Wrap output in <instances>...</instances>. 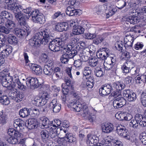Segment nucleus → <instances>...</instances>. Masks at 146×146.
<instances>
[{
  "instance_id": "1",
  "label": "nucleus",
  "mask_w": 146,
  "mask_h": 146,
  "mask_svg": "<svg viewBox=\"0 0 146 146\" xmlns=\"http://www.w3.org/2000/svg\"><path fill=\"white\" fill-rule=\"evenodd\" d=\"M49 30L46 29L43 32H38L30 40V44L33 46H37L40 44L45 45L50 40L52 36Z\"/></svg>"
},
{
  "instance_id": "2",
  "label": "nucleus",
  "mask_w": 146,
  "mask_h": 146,
  "mask_svg": "<svg viewBox=\"0 0 146 146\" xmlns=\"http://www.w3.org/2000/svg\"><path fill=\"white\" fill-rule=\"evenodd\" d=\"M0 79L2 81V85L4 87H8L9 89H13L16 90L18 89L23 90L25 87L20 82L18 76L12 77L8 76H0Z\"/></svg>"
},
{
  "instance_id": "3",
  "label": "nucleus",
  "mask_w": 146,
  "mask_h": 146,
  "mask_svg": "<svg viewBox=\"0 0 146 146\" xmlns=\"http://www.w3.org/2000/svg\"><path fill=\"white\" fill-rule=\"evenodd\" d=\"M125 85L123 83L116 82L111 84H105L102 86L99 90V93L102 96L108 95L115 89L121 90L124 89Z\"/></svg>"
},
{
  "instance_id": "4",
  "label": "nucleus",
  "mask_w": 146,
  "mask_h": 146,
  "mask_svg": "<svg viewBox=\"0 0 146 146\" xmlns=\"http://www.w3.org/2000/svg\"><path fill=\"white\" fill-rule=\"evenodd\" d=\"M52 36L51 38L49 44V48L51 51L56 52L60 50V47H62L64 45V42L61 38H57L53 40L54 35L52 34Z\"/></svg>"
},
{
  "instance_id": "5",
  "label": "nucleus",
  "mask_w": 146,
  "mask_h": 146,
  "mask_svg": "<svg viewBox=\"0 0 146 146\" xmlns=\"http://www.w3.org/2000/svg\"><path fill=\"white\" fill-rule=\"evenodd\" d=\"M26 83L27 86L32 89L42 88L44 86L43 84L40 83L37 78L29 77L26 79Z\"/></svg>"
},
{
  "instance_id": "6",
  "label": "nucleus",
  "mask_w": 146,
  "mask_h": 146,
  "mask_svg": "<svg viewBox=\"0 0 146 146\" xmlns=\"http://www.w3.org/2000/svg\"><path fill=\"white\" fill-rule=\"evenodd\" d=\"M23 11L22 10L18 11L13 12L15 14V17L21 25L25 26L26 25V21L29 19V14L23 12L22 13L21 12Z\"/></svg>"
},
{
  "instance_id": "7",
  "label": "nucleus",
  "mask_w": 146,
  "mask_h": 146,
  "mask_svg": "<svg viewBox=\"0 0 146 146\" xmlns=\"http://www.w3.org/2000/svg\"><path fill=\"white\" fill-rule=\"evenodd\" d=\"M11 47L9 45H4L0 48V66L4 63L5 58L11 53Z\"/></svg>"
},
{
  "instance_id": "8",
  "label": "nucleus",
  "mask_w": 146,
  "mask_h": 146,
  "mask_svg": "<svg viewBox=\"0 0 146 146\" xmlns=\"http://www.w3.org/2000/svg\"><path fill=\"white\" fill-rule=\"evenodd\" d=\"M6 27L2 25H0V32L8 34L10 32V30L13 29L15 26V22L11 20L7 19L4 24Z\"/></svg>"
},
{
  "instance_id": "9",
  "label": "nucleus",
  "mask_w": 146,
  "mask_h": 146,
  "mask_svg": "<svg viewBox=\"0 0 146 146\" xmlns=\"http://www.w3.org/2000/svg\"><path fill=\"white\" fill-rule=\"evenodd\" d=\"M17 0H5V3L8 8L13 12L18 11L22 10L23 7L19 4L16 3Z\"/></svg>"
},
{
  "instance_id": "10",
  "label": "nucleus",
  "mask_w": 146,
  "mask_h": 146,
  "mask_svg": "<svg viewBox=\"0 0 146 146\" xmlns=\"http://www.w3.org/2000/svg\"><path fill=\"white\" fill-rule=\"evenodd\" d=\"M117 132L119 135L124 138L129 140L130 136L129 135L128 131L125 127L120 125L117 126L116 129Z\"/></svg>"
},
{
  "instance_id": "11",
  "label": "nucleus",
  "mask_w": 146,
  "mask_h": 146,
  "mask_svg": "<svg viewBox=\"0 0 146 146\" xmlns=\"http://www.w3.org/2000/svg\"><path fill=\"white\" fill-rule=\"evenodd\" d=\"M115 57L110 58L111 63L109 62H104V67L106 70H111L115 72L117 70V65L115 64L116 60Z\"/></svg>"
},
{
  "instance_id": "12",
  "label": "nucleus",
  "mask_w": 146,
  "mask_h": 146,
  "mask_svg": "<svg viewBox=\"0 0 146 146\" xmlns=\"http://www.w3.org/2000/svg\"><path fill=\"white\" fill-rule=\"evenodd\" d=\"M109 50L107 48H100L96 53V56L98 58L102 60L106 59L109 56Z\"/></svg>"
},
{
  "instance_id": "13",
  "label": "nucleus",
  "mask_w": 146,
  "mask_h": 146,
  "mask_svg": "<svg viewBox=\"0 0 146 146\" xmlns=\"http://www.w3.org/2000/svg\"><path fill=\"white\" fill-rule=\"evenodd\" d=\"M48 107L49 109L52 110L55 113L58 112L61 109V105L57 103V100L56 99L52 100L48 104Z\"/></svg>"
},
{
  "instance_id": "14",
  "label": "nucleus",
  "mask_w": 146,
  "mask_h": 146,
  "mask_svg": "<svg viewBox=\"0 0 146 146\" xmlns=\"http://www.w3.org/2000/svg\"><path fill=\"white\" fill-rule=\"evenodd\" d=\"M126 100L123 98L120 97L114 100L113 106L115 109L121 108L126 103Z\"/></svg>"
},
{
  "instance_id": "15",
  "label": "nucleus",
  "mask_w": 146,
  "mask_h": 146,
  "mask_svg": "<svg viewBox=\"0 0 146 146\" xmlns=\"http://www.w3.org/2000/svg\"><path fill=\"white\" fill-rule=\"evenodd\" d=\"M124 46L126 49H131L132 48L133 42L134 41L133 38L131 35H126L124 39Z\"/></svg>"
},
{
  "instance_id": "16",
  "label": "nucleus",
  "mask_w": 146,
  "mask_h": 146,
  "mask_svg": "<svg viewBox=\"0 0 146 146\" xmlns=\"http://www.w3.org/2000/svg\"><path fill=\"white\" fill-rule=\"evenodd\" d=\"M141 14L138 13V15L136 16L132 15L128 16L126 19V21L127 23H129L130 24L135 25L139 22L140 21V16Z\"/></svg>"
},
{
  "instance_id": "17",
  "label": "nucleus",
  "mask_w": 146,
  "mask_h": 146,
  "mask_svg": "<svg viewBox=\"0 0 146 146\" xmlns=\"http://www.w3.org/2000/svg\"><path fill=\"white\" fill-rule=\"evenodd\" d=\"M14 30L15 34L19 37H21L26 35L27 36L31 32L30 29L28 28L26 29L16 28Z\"/></svg>"
},
{
  "instance_id": "18",
  "label": "nucleus",
  "mask_w": 146,
  "mask_h": 146,
  "mask_svg": "<svg viewBox=\"0 0 146 146\" xmlns=\"http://www.w3.org/2000/svg\"><path fill=\"white\" fill-rule=\"evenodd\" d=\"M32 103L36 106H41L44 105L46 103V102L43 98L37 96L34 98L32 101Z\"/></svg>"
},
{
  "instance_id": "19",
  "label": "nucleus",
  "mask_w": 146,
  "mask_h": 146,
  "mask_svg": "<svg viewBox=\"0 0 146 146\" xmlns=\"http://www.w3.org/2000/svg\"><path fill=\"white\" fill-rule=\"evenodd\" d=\"M87 142L89 144V145H91L94 143H97L99 140L98 137L95 135L89 134L87 136Z\"/></svg>"
},
{
  "instance_id": "20",
  "label": "nucleus",
  "mask_w": 146,
  "mask_h": 146,
  "mask_svg": "<svg viewBox=\"0 0 146 146\" xmlns=\"http://www.w3.org/2000/svg\"><path fill=\"white\" fill-rule=\"evenodd\" d=\"M29 66L36 74L39 75L42 74V69L40 66L34 63H30Z\"/></svg>"
},
{
  "instance_id": "21",
  "label": "nucleus",
  "mask_w": 146,
  "mask_h": 146,
  "mask_svg": "<svg viewBox=\"0 0 146 146\" xmlns=\"http://www.w3.org/2000/svg\"><path fill=\"white\" fill-rule=\"evenodd\" d=\"M102 131L106 133H109L112 131L113 129V126L111 123H105L102 126Z\"/></svg>"
},
{
  "instance_id": "22",
  "label": "nucleus",
  "mask_w": 146,
  "mask_h": 146,
  "mask_svg": "<svg viewBox=\"0 0 146 146\" xmlns=\"http://www.w3.org/2000/svg\"><path fill=\"white\" fill-rule=\"evenodd\" d=\"M22 11L23 12L27 13V14H29L30 16H29V18L31 15L32 17V20H33L34 18H35L38 16L39 15V13H38V11L36 10L31 11V8H28L26 9L23 8Z\"/></svg>"
},
{
  "instance_id": "23",
  "label": "nucleus",
  "mask_w": 146,
  "mask_h": 146,
  "mask_svg": "<svg viewBox=\"0 0 146 146\" xmlns=\"http://www.w3.org/2000/svg\"><path fill=\"white\" fill-rule=\"evenodd\" d=\"M68 26L66 23H58L56 25L55 29L56 30L60 32H62L67 30Z\"/></svg>"
},
{
  "instance_id": "24",
  "label": "nucleus",
  "mask_w": 146,
  "mask_h": 146,
  "mask_svg": "<svg viewBox=\"0 0 146 146\" xmlns=\"http://www.w3.org/2000/svg\"><path fill=\"white\" fill-rule=\"evenodd\" d=\"M27 124V127L29 129L37 128L38 125L36 120L33 118L29 119Z\"/></svg>"
},
{
  "instance_id": "25",
  "label": "nucleus",
  "mask_w": 146,
  "mask_h": 146,
  "mask_svg": "<svg viewBox=\"0 0 146 146\" xmlns=\"http://www.w3.org/2000/svg\"><path fill=\"white\" fill-rule=\"evenodd\" d=\"M40 135L43 142L44 143H46L49 137L48 131L46 129L42 130L40 131Z\"/></svg>"
},
{
  "instance_id": "26",
  "label": "nucleus",
  "mask_w": 146,
  "mask_h": 146,
  "mask_svg": "<svg viewBox=\"0 0 146 146\" xmlns=\"http://www.w3.org/2000/svg\"><path fill=\"white\" fill-rule=\"evenodd\" d=\"M33 21L35 23L42 24L45 23V19L44 15L39 13V15H38L36 17L34 18Z\"/></svg>"
},
{
  "instance_id": "27",
  "label": "nucleus",
  "mask_w": 146,
  "mask_h": 146,
  "mask_svg": "<svg viewBox=\"0 0 146 146\" xmlns=\"http://www.w3.org/2000/svg\"><path fill=\"white\" fill-rule=\"evenodd\" d=\"M7 133L10 136H11L14 135L15 137H21L22 136L20 133L12 128L9 129L8 130Z\"/></svg>"
},
{
  "instance_id": "28",
  "label": "nucleus",
  "mask_w": 146,
  "mask_h": 146,
  "mask_svg": "<svg viewBox=\"0 0 146 146\" xmlns=\"http://www.w3.org/2000/svg\"><path fill=\"white\" fill-rule=\"evenodd\" d=\"M84 106V105H82L80 103L75 104L74 102L72 103L71 105V108L74 109V111L77 112H80Z\"/></svg>"
},
{
  "instance_id": "29",
  "label": "nucleus",
  "mask_w": 146,
  "mask_h": 146,
  "mask_svg": "<svg viewBox=\"0 0 146 146\" xmlns=\"http://www.w3.org/2000/svg\"><path fill=\"white\" fill-rule=\"evenodd\" d=\"M25 125V121L19 119L15 120L13 123V125L16 128H19V129H21V127L22 128Z\"/></svg>"
},
{
  "instance_id": "30",
  "label": "nucleus",
  "mask_w": 146,
  "mask_h": 146,
  "mask_svg": "<svg viewBox=\"0 0 146 146\" xmlns=\"http://www.w3.org/2000/svg\"><path fill=\"white\" fill-rule=\"evenodd\" d=\"M66 13L70 16H73L77 15L78 12L75 8L71 7H68L67 8Z\"/></svg>"
},
{
  "instance_id": "31",
  "label": "nucleus",
  "mask_w": 146,
  "mask_h": 146,
  "mask_svg": "<svg viewBox=\"0 0 146 146\" xmlns=\"http://www.w3.org/2000/svg\"><path fill=\"white\" fill-rule=\"evenodd\" d=\"M53 67L48 66L47 65H44L43 70V72L46 75H51L53 72Z\"/></svg>"
},
{
  "instance_id": "32",
  "label": "nucleus",
  "mask_w": 146,
  "mask_h": 146,
  "mask_svg": "<svg viewBox=\"0 0 146 146\" xmlns=\"http://www.w3.org/2000/svg\"><path fill=\"white\" fill-rule=\"evenodd\" d=\"M84 29L81 26H76L74 28L72 34L75 35L82 34L84 33Z\"/></svg>"
},
{
  "instance_id": "33",
  "label": "nucleus",
  "mask_w": 146,
  "mask_h": 146,
  "mask_svg": "<svg viewBox=\"0 0 146 146\" xmlns=\"http://www.w3.org/2000/svg\"><path fill=\"white\" fill-rule=\"evenodd\" d=\"M135 80L137 84L146 82V76L139 75L135 77Z\"/></svg>"
},
{
  "instance_id": "34",
  "label": "nucleus",
  "mask_w": 146,
  "mask_h": 146,
  "mask_svg": "<svg viewBox=\"0 0 146 146\" xmlns=\"http://www.w3.org/2000/svg\"><path fill=\"white\" fill-rule=\"evenodd\" d=\"M19 114L21 117H26L30 115L29 110L27 108H24L19 111Z\"/></svg>"
},
{
  "instance_id": "35",
  "label": "nucleus",
  "mask_w": 146,
  "mask_h": 146,
  "mask_svg": "<svg viewBox=\"0 0 146 146\" xmlns=\"http://www.w3.org/2000/svg\"><path fill=\"white\" fill-rule=\"evenodd\" d=\"M8 42L10 44L17 43L18 40L17 38L13 35L9 34L8 37Z\"/></svg>"
},
{
  "instance_id": "36",
  "label": "nucleus",
  "mask_w": 146,
  "mask_h": 146,
  "mask_svg": "<svg viewBox=\"0 0 146 146\" xmlns=\"http://www.w3.org/2000/svg\"><path fill=\"white\" fill-rule=\"evenodd\" d=\"M96 38L93 41V43L96 44L98 45L103 41L104 39V38L102 36H96Z\"/></svg>"
},
{
  "instance_id": "37",
  "label": "nucleus",
  "mask_w": 146,
  "mask_h": 146,
  "mask_svg": "<svg viewBox=\"0 0 146 146\" xmlns=\"http://www.w3.org/2000/svg\"><path fill=\"white\" fill-rule=\"evenodd\" d=\"M80 114L83 117H88L89 114H88V109L86 106H84L82 109L80 111Z\"/></svg>"
},
{
  "instance_id": "38",
  "label": "nucleus",
  "mask_w": 146,
  "mask_h": 146,
  "mask_svg": "<svg viewBox=\"0 0 146 146\" xmlns=\"http://www.w3.org/2000/svg\"><path fill=\"white\" fill-rule=\"evenodd\" d=\"M40 120L41 122L42 123L41 125H40L42 128V126L43 127H44L47 125L48 126V124H49V120L46 117H41L40 119Z\"/></svg>"
},
{
  "instance_id": "39",
  "label": "nucleus",
  "mask_w": 146,
  "mask_h": 146,
  "mask_svg": "<svg viewBox=\"0 0 146 146\" xmlns=\"http://www.w3.org/2000/svg\"><path fill=\"white\" fill-rule=\"evenodd\" d=\"M71 58L66 53L62 55L60 58L61 62L63 63L67 64L68 62L69 59Z\"/></svg>"
},
{
  "instance_id": "40",
  "label": "nucleus",
  "mask_w": 146,
  "mask_h": 146,
  "mask_svg": "<svg viewBox=\"0 0 146 146\" xmlns=\"http://www.w3.org/2000/svg\"><path fill=\"white\" fill-rule=\"evenodd\" d=\"M23 97L24 96L22 93L17 92L14 100L16 102H19L22 100Z\"/></svg>"
},
{
  "instance_id": "41",
  "label": "nucleus",
  "mask_w": 146,
  "mask_h": 146,
  "mask_svg": "<svg viewBox=\"0 0 146 146\" xmlns=\"http://www.w3.org/2000/svg\"><path fill=\"white\" fill-rule=\"evenodd\" d=\"M98 62V61L97 58H92L90 60L89 62V66L92 68L97 66Z\"/></svg>"
},
{
  "instance_id": "42",
  "label": "nucleus",
  "mask_w": 146,
  "mask_h": 146,
  "mask_svg": "<svg viewBox=\"0 0 146 146\" xmlns=\"http://www.w3.org/2000/svg\"><path fill=\"white\" fill-rule=\"evenodd\" d=\"M90 78L88 79V80L87 81L86 84H84V86H83V87L86 88L87 89H91L93 88L94 86L93 80L92 79L90 81Z\"/></svg>"
},
{
  "instance_id": "43",
  "label": "nucleus",
  "mask_w": 146,
  "mask_h": 146,
  "mask_svg": "<svg viewBox=\"0 0 146 146\" xmlns=\"http://www.w3.org/2000/svg\"><path fill=\"white\" fill-rule=\"evenodd\" d=\"M66 72L68 76L71 79L73 78L72 75L75 74L76 71L74 68H72V67L70 68H68L66 69Z\"/></svg>"
},
{
  "instance_id": "44",
  "label": "nucleus",
  "mask_w": 146,
  "mask_h": 146,
  "mask_svg": "<svg viewBox=\"0 0 146 146\" xmlns=\"http://www.w3.org/2000/svg\"><path fill=\"white\" fill-rule=\"evenodd\" d=\"M110 142L107 139L102 140L100 143H97L94 146H110Z\"/></svg>"
},
{
  "instance_id": "45",
  "label": "nucleus",
  "mask_w": 146,
  "mask_h": 146,
  "mask_svg": "<svg viewBox=\"0 0 146 146\" xmlns=\"http://www.w3.org/2000/svg\"><path fill=\"white\" fill-rule=\"evenodd\" d=\"M95 74L97 77L102 76L104 74V73L100 68H96L95 70Z\"/></svg>"
},
{
  "instance_id": "46",
  "label": "nucleus",
  "mask_w": 146,
  "mask_h": 146,
  "mask_svg": "<svg viewBox=\"0 0 146 146\" xmlns=\"http://www.w3.org/2000/svg\"><path fill=\"white\" fill-rule=\"evenodd\" d=\"M0 102L3 104L7 105L9 103L8 97L6 96H3L0 97Z\"/></svg>"
},
{
  "instance_id": "47",
  "label": "nucleus",
  "mask_w": 146,
  "mask_h": 146,
  "mask_svg": "<svg viewBox=\"0 0 146 146\" xmlns=\"http://www.w3.org/2000/svg\"><path fill=\"white\" fill-rule=\"evenodd\" d=\"M30 115L32 117H35L39 113V110L36 109L31 108L29 110Z\"/></svg>"
},
{
  "instance_id": "48",
  "label": "nucleus",
  "mask_w": 146,
  "mask_h": 146,
  "mask_svg": "<svg viewBox=\"0 0 146 146\" xmlns=\"http://www.w3.org/2000/svg\"><path fill=\"white\" fill-rule=\"evenodd\" d=\"M49 131H58L57 126L55 125L52 122H50L49 124L47 127Z\"/></svg>"
},
{
  "instance_id": "49",
  "label": "nucleus",
  "mask_w": 146,
  "mask_h": 146,
  "mask_svg": "<svg viewBox=\"0 0 146 146\" xmlns=\"http://www.w3.org/2000/svg\"><path fill=\"white\" fill-rule=\"evenodd\" d=\"M116 7L119 9H121L126 5V3L124 0H120L117 1Z\"/></svg>"
},
{
  "instance_id": "50",
  "label": "nucleus",
  "mask_w": 146,
  "mask_h": 146,
  "mask_svg": "<svg viewBox=\"0 0 146 146\" xmlns=\"http://www.w3.org/2000/svg\"><path fill=\"white\" fill-rule=\"evenodd\" d=\"M66 53L68 54V55L71 58H73L77 54V51L75 49H72L71 50H66Z\"/></svg>"
},
{
  "instance_id": "51",
  "label": "nucleus",
  "mask_w": 146,
  "mask_h": 146,
  "mask_svg": "<svg viewBox=\"0 0 146 146\" xmlns=\"http://www.w3.org/2000/svg\"><path fill=\"white\" fill-rule=\"evenodd\" d=\"M139 123L136 121L135 119H133L131 120L130 122L129 123V126L134 129H136L138 126Z\"/></svg>"
},
{
  "instance_id": "52",
  "label": "nucleus",
  "mask_w": 146,
  "mask_h": 146,
  "mask_svg": "<svg viewBox=\"0 0 146 146\" xmlns=\"http://www.w3.org/2000/svg\"><path fill=\"white\" fill-rule=\"evenodd\" d=\"M11 137L7 139V140L10 143L13 144H16L18 142V139L17 138L18 137Z\"/></svg>"
},
{
  "instance_id": "53",
  "label": "nucleus",
  "mask_w": 146,
  "mask_h": 146,
  "mask_svg": "<svg viewBox=\"0 0 146 146\" xmlns=\"http://www.w3.org/2000/svg\"><path fill=\"white\" fill-rule=\"evenodd\" d=\"M139 139L143 144L146 145V133H142L139 136Z\"/></svg>"
},
{
  "instance_id": "54",
  "label": "nucleus",
  "mask_w": 146,
  "mask_h": 146,
  "mask_svg": "<svg viewBox=\"0 0 146 146\" xmlns=\"http://www.w3.org/2000/svg\"><path fill=\"white\" fill-rule=\"evenodd\" d=\"M10 90H12L10 91L8 93V96L12 99L14 100L15 96H16V94L17 93L15 89H9Z\"/></svg>"
},
{
  "instance_id": "55",
  "label": "nucleus",
  "mask_w": 146,
  "mask_h": 146,
  "mask_svg": "<svg viewBox=\"0 0 146 146\" xmlns=\"http://www.w3.org/2000/svg\"><path fill=\"white\" fill-rule=\"evenodd\" d=\"M136 95L135 93L131 92L127 98L129 102H133L135 100Z\"/></svg>"
},
{
  "instance_id": "56",
  "label": "nucleus",
  "mask_w": 146,
  "mask_h": 146,
  "mask_svg": "<svg viewBox=\"0 0 146 146\" xmlns=\"http://www.w3.org/2000/svg\"><path fill=\"white\" fill-rule=\"evenodd\" d=\"M57 129H58V130H60V132L59 133L60 134V135L62 136V137L64 138L67 133H68V131L65 129H63V128H58Z\"/></svg>"
},
{
  "instance_id": "57",
  "label": "nucleus",
  "mask_w": 146,
  "mask_h": 146,
  "mask_svg": "<svg viewBox=\"0 0 146 146\" xmlns=\"http://www.w3.org/2000/svg\"><path fill=\"white\" fill-rule=\"evenodd\" d=\"M1 15H2L4 19H8L9 18H10L11 16V13H9L8 12L6 11H2L1 13Z\"/></svg>"
},
{
  "instance_id": "58",
  "label": "nucleus",
  "mask_w": 146,
  "mask_h": 146,
  "mask_svg": "<svg viewBox=\"0 0 146 146\" xmlns=\"http://www.w3.org/2000/svg\"><path fill=\"white\" fill-rule=\"evenodd\" d=\"M6 38L3 35L0 34V47L2 48L5 43Z\"/></svg>"
},
{
  "instance_id": "59",
  "label": "nucleus",
  "mask_w": 146,
  "mask_h": 146,
  "mask_svg": "<svg viewBox=\"0 0 146 146\" xmlns=\"http://www.w3.org/2000/svg\"><path fill=\"white\" fill-rule=\"evenodd\" d=\"M145 118L141 115L138 114L136 115L134 119L139 123Z\"/></svg>"
},
{
  "instance_id": "60",
  "label": "nucleus",
  "mask_w": 146,
  "mask_h": 146,
  "mask_svg": "<svg viewBox=\"0 0 146 146\" xmlns=\"http://www.w3.org/2000/svg\"><path fill=\"white\" fill-rule=\"evenodd\" d=\"M7 119V116L5 114H4L3 116H2V117H0V124L3 125L5 124Z\"/></svg>"
},
{
  "instance_id": "61",
  "label": "nucleus",
  "mask_w": 146,
  "mask_h": 146,
  "mask_svg": "<svg viewBox=\"0 0 146 146\" xmlns=\"http://www.w3.org/2000/svg\"><path fill=\"white\" fill-rule=\"evenodd\" d=\"M143 46V44L142 42H138L135 45L134 48L136 50L142 49Z\"/></svg>"
},
{
  "instance_id": "62",
  "label": "nucleus",
  "mask_w": 146,
  "mask_h": 146,
  "mask_svg": "<svg viewBox=\"0 0 146 146\" xmlns=\"http://www.w3.org/2000/svg\"><path fill=\"white\" fill-rule=\"evenodd\" d=\"M93 52L88 48L84 49L83 51V54L88 56L90 57L92 54Z\"/></svg>"
},
{
  "instance_id": "63",
  "label": "nucleus",
  "mask_w": 146,
  "mask_h": 146,
  "mask_svg": "<svg viewBox=\"0 0 146 146\" xmlns=\"http://www.w3.org/2000/svg\"><path fill=\"white\" fill-rule=\"evenodd\" d=\"M113 146H123L122 142L118 140H115L113 142Z\"/></svg>"
},
{
  "instance_id": "64",
  "label": "nucleus",
  "mask_w": 146,
  "mask_h": 146,
  "mask_svg": "<svg viewBox=\"0 0 146 146\" xmlns=\"http://www.w3.org/2000/svg\"><path fill=\"white\" fill-rule=\"evenodd\" d=\"M96 35L95 34H91L88 33L86 34L85 36L86 38L88 39H92L95 38Z\"/></svg>"
}]
</instances>
